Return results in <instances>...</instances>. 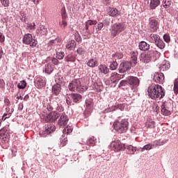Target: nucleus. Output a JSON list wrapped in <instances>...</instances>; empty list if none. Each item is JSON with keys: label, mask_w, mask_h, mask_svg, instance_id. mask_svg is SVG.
Instances as JSON below:
<instances>
[{"label": "nucleus", "mask_w": 178, "mask_h": 178, "mask_svg": "<svg viewBox=\"0 0 178 178\" xmlns=\"http://www.w3.org/2000/svg\"><path fill=\"white\" fill-rule=\"evenodd\" d=\"M58 118H59L58 122V126H60V127H65V126H66V124H67V122H69V117H67V115L65 113H59V112L58 111H51V113H49V114L46 115V117L43 118L42 120H44V122H52L57 120Z\"/></svg>", "instance_id": "obj_1"}, {"label": "nucleus", "mask_w": 178, "mask_h": 178, "mask_svg": "<svg viewBox=\"0 0 178 178\" xmlns=\"http://www.w3.org/2000/svg\"><path fill=\"white\" fill-rule=\"evenodd\" d=\"M165 94V89L159 84H152L147 89V95L152 99H162Z\"/></svg>", "instance_id": "obj_2"}, {"label": "nucleus", "mask_w": 178, "mask_h": 178, "mask_svg": "<svg viewBox=\"0 0 178 178\" xmlns=\"http://www.w3.org/2000/svg\"><path fill=\"white\" fill-rule=\"evenodd\" d=\"M113 127L118 133H126L129 130V121L126 119L116 120L113 123Z\"/></svg>", "instance_id": "obj_3"}, {"label": "nucleus", "mask_w": 178, "mask_h": 178, "mask_svg": "<svg viewBox=\"0 0 178 178\" xmlns=\"http://www.w3.org/2000/svg\"><path fill=\"white\" fill-rule=\"evenodd\" d=\"M161 56V53L155 49L149 50L147 54H143L140 55V60L143 63H149L152 58H156L158 59Z\"/></svg>", "instance_id": "obj_4"}, {"label": "nucleus", "mask_w": 178, "mask_h": 178, "mask_svg": "<svg viewBox=\"0 0 178 178\" xmlns=\"http://www.w3.org/2000/svg\"><path fill=\"white\" fill-rule=\"evenodd\" d=\"M68 88L70 91H77V92H84L87 91V86H81L80 79H74L69 84Z\"/></svg>", "instance_id": "obj_5"}, {"label": "nucleus", "mask_w": 178, "mask_h": 178, "mask_svg": "<svg viewBox=\"0 0 178 178\" xmlns=\"http://www.w3.org/2000/svg\"><path fill=\"white\" fill-rule=\"evenodd\" d=\"M122 31H124V24L120 23H115L111 26V35L113 38L116 35H119Z\"/></svg>", "instance_id": "obj_6"}, {"label": "nucleus", "mask_w": 178, "mask_h": 178, "mask_svg": "<svg viewBox=\"0 0 178 178\" xmlns=\"http://www.w3.org/2000/svg\"><path fill=\"white\" fill-rule=\"evenodd\" d=\"M23 43L26 44V45H30V47L34 48L38 44V42H37L35 39L33 38V35L26 33L23 37Z\"/></svg>", "instance_id": "obj_7"}, {"label": "nucleus", "mask_w": 178, "mask_h": 178, "mask_svg": "<svg viewBox=\"0 0 178 178\" xmlns=\"http://www.w3.org/2000/svg\"><path fill=\"white\" fill-rule=\"evenodd\" d=\"M43 105L44 108H47L49 112H52L54 109H56V111H58L59 112L63 111V107L60 106L59 104H58V102H54L52 104H45V103H43Z\"/></svg>", "instance_id": "obj_8"}, {"label": "nucleus", "mask_w": 178, "mask_h": 178, "mask_svg": "<svg viewBox=\"0 0 178 178\" xmlns=\"http://www.w3.org/2000/svg\"><path fill=\"white\" fill-rule=\"evenodd\" d=\"M149 27L152 33H156L159 29V22L155 19H150L149 22Z\"/></svg>", "instance_id": "obj_9"}, {"label": "nucleus", "mask_w": 178, "mask_h": 178, "mask_svg": "<svg viewBox=\"0 0 178 178\" xmlns=\"http://www.w3.org/2000/svg\"><path fill=\"white\" fill-rule=\"evenodd\" d=\"M124 147V145L120 142V140H114L111 143V148L115 152H119L122 151V149Z\"/></svg>", "instance_id": "obj_10"}, {"label": "nucleus", "mask_w": 178, "mask_h": 178, "mask_svg": "<svg viewBox=\"0 0 178 178\" xmlns=\"http://www.w3.org/2000/svg\"><path fill=\"white\" fill-rule=\"evenodd\" d=\"M131 67V63L129 61H124L121 63L120 67H119V72L120 73H124L127 72L130 68Z\"/></svg>", "instance_id": "obj_11"}, {"label": "nucleus", "mask_w": 178, "mask_h": 178, "mask_svg": "<svg viewBox=\"0 0 178 178\" xmlns=\"http://www.w3.org/2000/svg\"><path fill=\"white\" fill-rule=\"evenodd\" d=\"M153 80L157 84H162V83H163V80H165V76L162 72H156L154 74Z\"/></svg>", "instance_id": "obj_12"}, {"label": "nucleus", "mask_w": 178, "mask_h": 178, "mask_svg": "<svg viewBox=\"0 0 178 178\" xmlns=\"http://www.w3.org/2000/svg\"><path fill=\"white\" fill-rule=\"evenodd\" d=\"M127 80L128 83L130 84V86L137 87L140 85V79H138V78L136 76H129Z\"/></svg>", "instance_id": "obj_13"}, {"label": "nucleus", "mask_w": 178, "mask_h": 178, "mask_svg": "<svg viewBox=\"0 0 178 178\" xmlns=\"http://www.w3.org/2000/svg\"><path fill=\"white\" fill-rule=\"evenodd\" d=\"M0 140H1L3 143H8V141H9V136H8L6 129L5 128L0 130Z\"/></svg>", "instance_id": "obj_14"}, {"label": "nucleus", "mask_w": 178, "mask_h": 178, "mask_svg": "<svg viewBox=\"0 0 178 178\" xmlns=\"http://www.w3.org/2000/svg\"><path fill=\"white\" fill-rule=\"evenodd\" d=\"M161 107L173 111V104H172V100H170V99L163 100Z\"/></svg>", "instance_id": "obj_15"}, {"label": "nucleus", "mask_w": 178, "mask_h": 178, "mask_svg": "<svg viewBox=\"0 0 178 178\" xmlns=\"http://www.w3.org/2000/svg\"><path fill=\"white\" fill-rule=\"evenodd\" d=\"M97 21L95 20H91L89 19L86 22V25H85V30L86 33H88V34H91V31H90V30L88 29L90 26H96L97 24Z\"/></svg>", "instance_id": "obj_16"}, {"label": "nucleus", "mask_w": 178, "mask_h": 178, "mask_svg": "<svg viewBox=\"0 0 178 178\" xmlns=\"http://www.w3.org/2000/svg\"><path fill=\"white\" fill-rule=\"evenodd\" d=\"M170 68V64L167 60L163 61V63L160 65V67H159L161 72H166V70H169Z\"/></svg>", "instance_id": "obj_17"}, {"label": "nucleus", "mask_w": 178, "mask_h": 178, "mask_svg": "<svg viewBox=\"0 0 178 178\" xmlns=\"http://www.w3.org/2000/svg\"><path fill=\"white\" fill-rule=\"evenodd\" d=\"M37 34H40V35H47L48 34V31L47 27L44 25H40L36 31Z\"/></svg>", "instance_id": "obj_18"}, {"label": "nucleus", "mask_w": 178, "mask_h": 178, "mask_svg": "<svg viewBox=\"0 0 178 178\" xmlns=\"http://www.w3.org/2000/svg\"><path fill=\"white\" fill-rule=\"evenodd\" d=\"M138 47L140 51H145L149 49V44L147 43V42L145 41H141L140 42H139Z\"/></svg>", "instance_id": "obj_19"}, {"label": "nucleus", "mask_w": 178, "mask_h": 178, "mask_svg": "<svg viewBox=\"0 0 178 178\" xmlns=\"http://www.w3.org/2000/svg\"><path fill=\"white\" fill-rule=\"evenodd\" d=\"M35 86L38 88H42L45 86V81L40 77H37L35 80Z\"/></svg>", "instance_id": "obj_20"}, {"label": "nucleus", "mask_w": 178, "mask_h": 178, "mask_svg": "<svg viewBox=\"0 0 178 178\" xmlns=\"http://www.w3.org/2000/svg\"><path fill=\"white\" fill-rule=\"evenodd\" d=\"M70 98H72V102L78 104L79 101H81V98H83V97L80 94L73 93L70 95Z\"/></svg>", "instance_id": "obj_21"}, {"label": "nucleus", "mask_w": 178, "mask_h": 178, "mask_svg": "<svg viewBox=\"0 0 178 178\" xmlns=\"http://www.w3.org/2000/svg\"><path fill=\"white\" fill-rule=\"evenodd\" d=\"M159 38H161V37L159 36L158 34L152 33L149 36V41L152 42V44H155Z\"/></svg>", "instance_id": "obj_22"}, {"label": "nucleus", "mask_w": 178, "mask_h": 178, "mask_svg": "<svg viewBox=\"0 0 178 178\" xmlns=\"http://www.w3.org/2000/svg\"><path fill=\"white\" fill-rule=\"evenodd\" d=\"M61 90L62 88L60 87V85L58 83L54 85L52 87V92L54 95H59Z\"/></svg>", "instance_id": "obj_23"}, {"label": "nucleus", "mask_w": 178, "mask_h": 178, "mask_svg": "<svg viewBox=\"0 0 178 178\" xmlns=\"http://www.w3.org/2000/svg\"><path fill=\"white\" fill-rule=\"evenodd\" d=\"M86 143L89 147H94L97 144V138L92 136L87 140Z\"/></svg>", "instance_id": "obj_24"}, {"label": "nucleus", "mask_w": 178, "mask_h": 178, "mask_svg": "<svg viewBox=\"0 0 178 178\" xmlns=\"http://www.w3.org/2000/svg\"><path fill=\"white\" fill-rule=\"evenodd\" d=\"M161 0H151L150 1V9H156L157 6H159Z\"/></svg>", "instance_id": "obj_25"}, {"label": "nucleus", "mask_w": 178, "mask_h": 178, "mask_svg": "<svg viewBox=\"0 0 178 178\" xmlns=\"http://www.w3.org/2000/svg\"><path fill=\"white\" fill-rule=\"evenodd\" d=\"M76 48V41L71 40L66 44V49L72 51Z\"/></svg>", "instance_id": "obj_26"}, {"label": "nucleus", "mask_w": 178, "mask_h": 178, "mask_svg": "<svg viewBox=\"0 0 178 178\" xmlns=\"http://www.w3.org/2000/svg\"><path fill=\"white\" fill-rule=\"evenodd\" d=\"M87 65L89 66V67H95L98 66V61L96 59L92 58L88 60Z\"/></svg>", "instance_id": "obj_27"}, {"label": "nucleus", "mask_w": 178, "mask_h": 178, "mask_svg": "<svg viewBox=\"0 0 178 178\" xmlns=\"http://www.w3.org/2000/svg\"><path fill=\"white\" fill-rule=\"evenodd\" d=\"M154 44L160 49H163V48H165V42H163V40L161 39V38H159V39Z\"/></svg>", "instance_id": "obj_28"}, {"label": "nucleus", "mask_w": 178, "mask_h": 178, "mask_svg": "<svg viewBox=\"0 0 178 178\" xmlns=\"http://www.w3.org/2000/svg\"><path fill=\"white\" fill-rule=\"evenodd\" d=\"M65 62H76V56L73 54H68L65 58Z\"/></svg>", "instance_id": "obj_29"}, {"label": "nucleus", "mask_w": 178, "mask_h": 178, "mask_svg": "<svg viewBox=\"0 0 178 178\" xmlns=\"http://www.w3.org/2000/svg\"><path fill=\"white\" fill-rule=\"evenodd\" d=\"M127 149H128V152L130 154V155H134L137 151V147L130 145L127 146Z\"/></svg>", "instance_id": "obj_30"}, {"label": "nucleus", "mask_w": 178, "mask_h": 178, "mask_svg": "<svg viewBox=\"0 0 178 178\" xmlns=\"http://www.w3.org/2000/svg\"><path fill=\"white\" fill-rule=\"evenodd\" d=\"M44 72L47 73V74H51L52 72H54V67L51 64H47L44 66Z\"/></svg>", "instance_id": "obj_31"}, {"label": "nucleus", "mask_w": 178, "mask_h": 178, "mask_svg": "<svg viewBox=\"0 0 178 178\" xmlns=\"http://www.w3.org/2000/svg\"><path fill=\"white\" fill-rule=\"evenodd\" d=\"M172 0H164L162 2V5L165 9H168V8H171L172 5Z\"/></svg>", "instance_id": "obj_32"}, {"label": "nucleus", "mask_w": 178, "mask_h": 178, "mask_svg": "<svg viewBox=\"0 0 178 178\" xmlns=\"http://www.w3.org/2000/svg\"><path fill=\"white\" fill-rule=\"evenodd\" d=\"M54 131H55V126L49 125L44 130V134H51V133H54Z\"/></svg>", "instance_id": "obj_33"}, {"label": "nucleus", "mask_w": 178, "mask_h": 178, "mask_svg": "<svg viewBox=\"0 0 178 178\" xmlns=\"http://www.w3.org/2000/svg\"><path fill=\"white\" fill-rule=\"evenodd\" d=\"M172 111H173V110L168 109L166 108H163L161 106V113L164 116H169V115H171Z\"/></svg>", "instance_id": "obj_34"}, {"label": "nucleus", "mask_w": 178, "mask_h": 178, "mask_svg": "<svg viewBox=\"0 0 178 178\" xmlns=\"http://www.w3.org/2000/svg\"><path fill=\"white\" fill-rule=\"evenodd\" d=\"M168 140L161 141V140H154L153 143H152V147H159L161 145H163V144H166Z\"/></svg>", "instance_id": "obj_35"}, {"label": "nucleus", "mask_w": 178, "mask_h": 178, "mask_svg": "<svg viewBox=\"0 0 178 178\" xmlns=\"http://www.w3.org/2000/svg\"><path fill=\"white\" fill-rule=\"evenodd\" d=\"M110 80L112 81V83H116V81H119L118 72L112 73L110 77Z\"/></svg>", "instance_id": "obj_36"}, {"label": "nucleus", "mask_w": 178, "mask_h": 178, "mask_svg": "<svg viewBox=\"0 0 178 178\" xmlns=\"http://www.w3.org/2000/svg\"><path fill=\"white\" fill-rule=\"evenodd\" d=\"M99 69L102 73H104V74H107V73H109V68H108V67L106 65H99Z\"/></svg>", "instance_id": "obj_37"}, {"label": "nucleus", "mask_w": 178, "mask_h": 178, "mask_svg": "<svg viewBox=\"0 0 178 178\" xmlns=\"http://www.w3.org/2000/svg\"><path fill=\"white\" fill-rule=\"evenodd\" d=\"M65 78L62 76H56L55 78V82L56 83V84H63Z\"/></svg>", "instance_id": "obj_38"}, {"label": "nucleus", "mask_w": 178, "mask_h": 178, "mask_svg": "<svg viewBox=\"0 0 178 178\" xmlns=\"http://www.w3.org/2000/svg\"><path fill=\"white\" fill-rule=\"evenodd\" d=\"M86 108L87 109H91L92 106H94V102H92V99H88L86 101Z\"/></svg>", "instance_id": "obj_39"}, {"label": "nucleus", "mask_w": 178, "mask_h": 178, "mask_svg": "<svg viewBox=\"0 0 178 178\" xmlns=\"http://www.w3.org/2000/svg\"><path fill=\"white\" fill-rule=\"evenodd\" d=\"M17 87L20 90H23L26 88V87H27V83L26 82V81H22L17 84Z\"/></svg>", "instance_id": "obj_40"}, {"label": "nucleus", "mask_w": 178, "mask_h": 178, "mask_svg": "<svg viewBox=\"0 0 178 178\" xmlns=\"http://www.w3.org/2000/svg\"><path fill=\"white\" fill-rule=\"evenodd\" d=\"M73 131V127H66L63 130V134H70Z\"/></svg>", "instance_id": "obj_41"}, {"label": "nucleus", "mask_w": 178, "mask_h": 178, "mask_svg": "<svg viewBox=\"0 0 178 178\" xmlns=\"http://www.w3.org/2000/svg\"><path fill=\"white\" fill-rule=\"evenodd\" d=\"M102 29H104V23L99 22L97 24L96 28H95L97 33H98V31H101L102 30Z\"/></svg>", "instance_id": "obj_42"}, {"label": "nucleus", "mask_w": 178, "mask_h": 178, "mask_svg": "<svg viewBox=\"0 0 178 178\" xmlns=\"http://www.w3.org/2000/svg\"><path fill=\"white\" fill-rule=\"evenodd\" d=\"M131 62H133L134 65H137V54L133 53L131 56Z\"/></svg>", "instance_id": "obj_43"}, {"label": "nucleus", "mask_w": 178, "mask_h": 178, "mask_svg": "<svg viewBox=\"0 0 178 178\" xmlns=\"http://www.w3.org/2000/svg\"><path fill=\"white\" fill-rule=\"evenodd\" d=\"M109 15L115 17V16H118V9L116 8H111L109 13Z\"/></svg>", "instance_id": "obj_44"}, {"label": "nucleus", "mask_w": 178, "mask_h": 178, "mask_svg": "<svg viewBox=\"0 0 178 178\" xmlns=\"http://www.w3.org/2000/svg\"><path fill=\"white\" fill-rule=\"evenodd\" d=\"M174 92L176 95L178 94V80L176 79L174 82Z\"/></svg>", "instance_id": "obj_45"}, {"label": "nucleus", "mask_w": 178, "mask_h": 178, "mask_svg": "<svg viewBox=\"0 0 178 178\" xmlns=\"http://www.w3.org/2000/svg\"><path fill=\"white\" fill-rule=\"evenodd\" d=\"M146 126L149 129H154L155 127V122L149 121V122H147Z\"/></svg>", "instance_id": "obj_46"}, {"label": "nucleus", "mask_w": 178, "mask_h": 178, "mask_svg": "<svg viewBox=\"0 0 178 178\" xmlns=\"http://www.w3.org/2000/svg\"><path fill=\"white\" fill-rule=\"evenodd\" d=\"M59 25L61 29H65L67 26L66 19H63L62 22H59Z\"/></svg>", "instance_id": "obj_47"}, {"label": "nucleus", "mask_w": 178, "mask_h": 178, "mask_svg": "<svg viewBox=\"0 0 178 178\" xmlns=\"http://www.w3.org/2000/svg\"><path fill=\"white\" fill-rule=\"evenodd\" d=\"M112 58H115V59H122V58H123V54L122 53H115L112 54Z\"/></svg>", "instance_id": "obj_48"}, {"label": "nucleus", "mask_w": 178, "mask_h": 178, "mask_svg": "<svg viewBox=\"0 0 178 178\" xmlns=\"http://www.w3.org/2000/svg\"><path fill=\"white\" fill-rule=\"evenodd\" d=\"M56 58L57 59H63L65 58V52L60 51L56 53Z\"/></svg>", "instance_id": "obj_49"}, {"label": "nucleus", "mask_w": 178, "mask_h": 178, "mask_svg": "<svg viewBox=\"0 0 178 178\" xmlns=\"http://www.w3.org/2000/svg\"><path fill=\"white\" fill-rule=\"evenodd\" d=\"M62 19H67V15L66 14V8L65 6L61 9Z\"/></svg>", "instance_id": "obj_50"}, {"label": "nucleus", "mask_w": 178, "mask_h": 178, "mask_svg": "<svg viewBox=\"0 0 178 178\" xmlns=\"http://www.w3.org/2000/svg\"><path fill=\"white\" fill-rule=\"evenodd\" d=\"M110 68L111 69V70H116L118 69V63L116 61H113L110 65Z\"/></svg>", "instance_id": "obj_51"}, {"label": "nucleus", "mask_w": 178, "mask_h": 178, "mask_svg": "<svg viewBox=\"0 0 178 178\" xmlns=\"http://www.w3.org/2000/svg\"><path fill=\"white\" fill-rule=\"evenodd\" d=\"M152 144L145 145L142 149V151H143L144 149H145L146 151H149V149H152Z\"/></svg>", "instance_id": "obj_52"}, {"label": "nucleus", "mask_w": 178, "mask_h": 178, "mask_svg": "<svg viewBox=\"0 0 178 178\" xmlns=\"http://www.w3.org/2000/svg\"><path fill=\"white\" fill-rule=\"evenodd\" d=\"M1 3L4 6L5 8H8L9 6V0H1Z\"/></svg>", "instance_id": "obj_53"}, {"label": "nucleus", "mask_w": 178, "mask_h": 178, "mask_svg": "<svg viewBox=\"0 0 178 178\" xmlns=\"http://www.w3.org/2000/svg\"><path fill=\"white\" fill-rule=\"evenodd\" d=\"M66 102L67 105H72V104H73V99L70 97V95L67 97Z\"/></svg>", "instance_id": "obj_54"}, {"label": "nucleus", "mask_w": 178, "mask_h": 178, "mask_svg": "<svg viewBox=\"0 0 178 178\" xmlns=\"http://www.w3.org/2000/svg\"><path fill=\"white\" fill-rule=\"evenodd\" d=\"M163 40L165 42H170V36L168 34L163 35Z\"/></svg>", "instance_id": "obj_55"}, {"label": "nucleus", "mask_w": 178, "mask_h": 178, "mask_svg": "<svg viewBox=\"0 0 178 178\" xmlns=\"http://www.w3.org/2000/svg\"><path fill=\"white\" fill-rule=\"evenodd\" d=\"M76 52L79 54V55H83V54H84V49L82 47H79L76 50Z\"/></svg>", "instance_id": "obj_56"}, {"label": "nucleus", "mask_w": 178, "mask_h": 178, "mask_svg": "<svg viewBox=\"0 0 178 178\" xmlns=\"http://www.w3.org/2000/svg\"><path fill=\"white\" fill-rule=\"evenodd\" d=\"M126 84H127V81L126 80H122L120 81V83H119L118 87H124L126 86Z\"/></svg>", "instance_id": "obj_57"}, {"label": "nucleus", "mask_w": 178, "mask_h": 178, "mask_svg": "<svg viewBox=\"0 0 178 178\" xmlns=\"http://www.w3.org/2000/svg\"><path fill=\"white\" fill-rule=\"evenodd\" d=\"M13 113V109L10 111V113H5L3 115L6 118V119H9L10 116H12V113Z\"/></svg>", "instance_id": "obj_58"}, {"label": "nucleus", "mask_w": 178, "mask_h": 178, "mask_svg": "<svg viewBox=\"0 0 178 178\" xmlns=\"http://www.w3.org/2000/svg\"><path fill=\"white\" fill-rule=\"evenodd\" d=\"M0 42L2 44L3 42H5V35L3 33L0 32Z\"/></svg>", "instance_id": "obj_59"}, {"label": "nucleus", "mask_w": 178, "mask_h": 178, "mask_svg": "<svg viewBox=\"0 0 178 178\" xmlns=\"http://www.w3.org/2000/svg\"><path fill=\"white\" fill-rule=\"evenodd\" d=\"M28 29H29V30H34L35 27V23H31L28 24Z\"/></svg>", "instance_id": "obj_60"}, {"label": "nucleus", "mask_w": 178, "mask_h": 178, "mask_svg": "<svg viewBox=\"0 0 178 178\" xmlns=\"http://www.w3.org/2000/svg\"><path fill=\"white\" fill-rule=\"evenodd\" d=\"M0 88H5V80L0 79Z\"/></svg>", "instance_id": "obj_61"}, {"label": "nucleus", "mask_w": 178, "mask_h": 178, "mask_svg": "<svg viewBox=\"0 0 178 178\" xmlns=\"http://www.w3.org/2000/svg\"><path fill=\"white\" fill-rule=\"evenodd\" d=\"M4 104H5L6 106H9V105H10V101H9V99L6 98L4 99Z\"/></svg>", "instance_id": "obj_62"}, {"label": "nucleus", "mask_w": 178, "mask_h": 178, "mask_svg": "<svg viewBox=\"0 0 178 178\" xmlns=\"http://www.w3.org/2000/svg\"><path fill=\"white\" fill-rule=\"evenodd\" d=\"M51 62L52 63H54V65H58L59 63V61L58 60V59L53 58L51 59Z\"/></svg>", "instance_id": "obj_63"}, {"label": "nucleus", "mask_w": 178, "mask_h": 178, "mask_svg": "<svg viewBox=\"0 0 178 178\" xmlns=\"http://www.w3.org/2000/svg\"><path fill=\"white\" fill-rule=\"evenodd\" d=\"M62 145H66L67 144V139L64 138L63 140L61 142Z\"/></svg>", "instance_id": "obj_64"}]
</instances>
